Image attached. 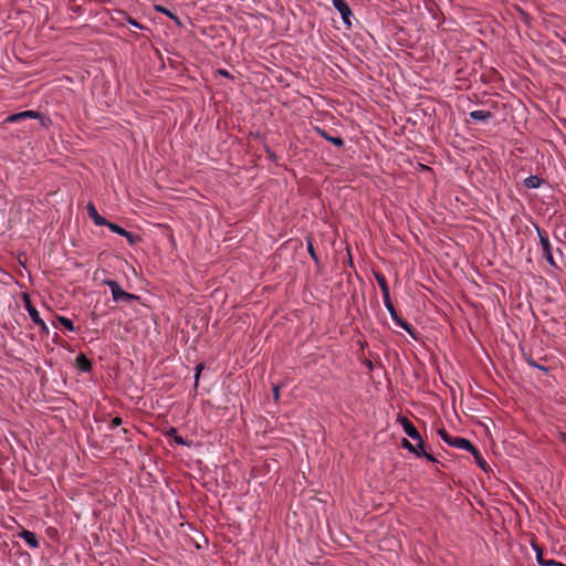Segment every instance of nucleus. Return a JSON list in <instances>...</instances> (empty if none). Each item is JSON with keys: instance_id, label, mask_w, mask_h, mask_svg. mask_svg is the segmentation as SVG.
Masks as SVG:
<instances>
[{"instance_id": "f257e3e1", "label": "nucleus", "mask_w": 566, "mask_h": 566, "mask_svg": "<svg viewBox=\"0 0 566 566\" xmlns=\"http://www.w3.org/2000/svg\"><path fill=\"white\" fill-rule=\"evenodd\" d=\"M104 284L107 285L112 293V298L116 303H125L129 304L134 301H139L140 297L138 295L128 293L122 289L118 282L114 280H105Z\"/></svg>"}, {"instance_id": "f03ea898", "label": "nucleus", "mask_w": 566, "mask_h": 566, "mask_svg": "<svg viewBox=\"0 0 566 566\" xmlns=\"http://www.w3.org/2000/svg\"><path fill=\"white\" fill-rule=\"evenodd\" d=\"M23 119H38L40 125L44 128H48L51 125V118L49 116L42 115L35 111H23L20 113L11 114L6 118L7 123H17Z\"/></svg>"}, {"instance_id": "7ed1b4c3", "label": "nucleus", "mask_w": 566, "mask_h": 566, "mask_svg": "<svg viewBox=\"0 0 566 566\" xmlns=\"http://www.w3.org/2000/svg\"><path fill=\"white\" fill-rule=\"evenodd\" d=\"M536 228V232L538 234V238H539V243H541V247H542V250H543V255L545 258V260L553 266H555V261H554V258H553V253H552V245H551V242L548 240V235L539 228V227H535Z\"/></svg>"}, {"instance_id": "20e7f679", "label": "nucleus", "mask_w": 566, "mask_h": 566, "mask_svg": "<svg viewBox=\"0 0 566 566\" xmlns=\"http://www.w3.org/2000/svg\"><path fill=\"white\" fill-rule=\"evenodd\" d=\"M333 7L338 11L342 17L344 24L347 27L352 25L350 18L353 12L345 0H332Z\"/></svg>"}, {"instance_id": "39448f33", "label": "nucleus", "mask_w": 566, "mask_h": 566, "mask_svg": "<svg viewBox=\"0 0 566 566\" xmlns=\"http://www.w3.org/2000/svg\"><path fill=\"white\" fill-rule=\"evenodd\" d=\"M25 310L29 313L30 318L32 322L38 325L43 332L49 333V327L44 323V321L40 317L39 312L36 308L31 304V302L25 298Z\"/></svg>"}, {"instance_id": "423d86ee", "label": "nucleus", "mask_w": 566, "mask_h": 566, "mask_svg": "<svg viewBox=\"0 0 566 566\" xmlns=\"http://www.w3.org/2000/svg\"><path fill=\"white\" fill-rule=\"evenodd\" d=\"M450 446L455 447L458 449L467 450L471 452L475 458H479V451L476 448L465 438L454 437L452 441H450Z\"/></svg>"}, {"instance_id": "0eeeda50", "label": "nucleus", "mask_w": 566, "mask_h": 566, "mask_svg": "<svg viewBox=\"0 0 566 566\" xmlns=\"http://www.w3.org/2000/svg\"><path fill=\"white\" fill-rule=\"evenodd\" d=\"M401 424L403 432L413 440H420V434L412 422L407 417H400L398 419Z\"/></svg>"}, {"instance_id": "6e6552de", "label": "nucleus", "mask_w": 566, "mask_h": 566, "mask_svg": "<svg viewBox=\"0 0 566 566\" xmlns=\"http://www.w3.org/2000/svg\"><path fill=\"white\" fill-rule=\"evenodd\" d=\"M87 213L96 226H105L107 223V220L98 214L95 206L91 202L87 205Z\"/></svg>"}, {"instance_id": "1a4fd4ad", "label": "nucleus", "mask_w": 566, "mask_h": 566, "mask_svg": "<svg viewBox=\"0 0 566 566\" xmlns=\"http://www.w3.org/2000/svg\"><path fill=\"white\" fill-rule=\"evenodd\" d=\"M20 537L24 541V543L29 547H31V548L39 547V541L33 532L24 530L20 533Z\"/></svg>"}, {"instance_id": "9d476101", "label": "nucleus", "mask_w": 566, "mask_h": 566, "mask_svg": "<svg viewBox=\"0 0 566 566\" xmlns=\"http://www.w3.org/2000/svg\"><path fill=\"white\" fill-rule=\"evenodd\" d=\"M470 117L476 122H485L492 117V113L490 111L475 109L470 112Z\"/></svg>"}, {"instance_id": "9b49d317", "label": "nucleus", "mask_w": 566, "mask_h": 566, "mask_svg": "<svg viewBox=\"0 0 566 566\" xmlns=\"http://www.w3.org/2000/svg\"><path fill=\"white\" fill-rule=\"evenodd\" d=\"M316 132L326 140L331 142L333 145L337 146V147H342L344 146V140L342 137L339 136H331L328 135L327 132H325L324 129H321V128H316Z\"/></svg>"}, {"instance_id": "f8f14e48", "label": "nucleus", "mask_w": 566, "mask_h": 566, "mask_svg": "<svg viewBox=\"0 0 566 566\" xmlns=\"http://www.w3.org/2000/svg\"><path fill=\"white\" fill-rule=\"evenodd\" d=\"M543 180L538 176H528L524 179V186L530 189H537L542 186Z\"/></svg>"}, {"instance_id": "ddd939ff", "label": "nucleus", "mask_w": 566, "mask_h": 566, "mask_svg": "<svg viewBox=\"0 0 566 566\" xmlns=\"http://www.w3.org/2000/svg\"><path fill=\"white\" fill-rule=\"evenodd\" d=\"M375 279L381 290L382 296L389 295V286L388 283L382 274L375 273Z\"/></svg>"}, {"instance_id": "4468645a", "label": "nucleus", "mask_w": 566, "mask_h": 566, "mask_svg": "<svg viewBox=\"0 0 566 566\" xmlns=\"http://www.w3.org/2000/svg\"><path fill=\"white\" fill-rule=\"evenodd\" d=\"M76 365L83 371H88L92 367L91 361L82 354L76 357Z\"/></svg>"}, {"instance_id": "2eb2a0df", "label": "nucleus", "mask_w": 566, "mask_h": 566, "mask_svg": "<svg viewBox=\"0 0 566 566\" xmlns=\"http://www.w3.org/2000/svg\"><path fill=\"white\" fill-rule=\"evenodd\" d=\"M112 232L114 233H117L122 237L124 235H128V231L125 230L124 228L119 227L118 224L116 223H113V222H109L107 221V223L105 224Z\"/></svg>"}, {"instance_id": "dca6fc26", "label": "nucleus", "mask_w": 566, "mask_h": 566, "mask_svg": "<svg viewBox=\"0 0 566 566\" xmlns=\"http://www.w3.org/2000/svg\"><path fill=\"white\" fill-rule=\"evenodd\" d=\"M537 563L541 565V566H566L557 560H554V559H544L542 554H537Z\"/></svg>"}, {"instance_id": "f3484780", "label": "nucleus", "mask_w": 566, "mask_h": 566, "mask_svg": "<svg viewBox=\"0 0 566 566\" xmlns=\"http://www.w3.org/2000/svg\"><path fill=\"white\" fill-rule=\"evenodd\" d=\"M57 321L63 325V327H65L69 332H74L75 331V326L73 324V322L65 317V316H57Z\"/></svg>"}, {"instance_id": "a211bd4d", "label": "nucleus", "mask_w": 566, "mask_h": 566, "mask_svg": "<svg viewBox=\"0 0 566 566\" xmlns=\"http://www.w3.org/2000/svg\"><path fill=\"white\" fill-rule=\"evenodd\" d=\"M399 327H401L402 329H405L409 335H411L412 337H415V334H413V328L411 327V325L409 323H407L405 319H397V323H396Z\"/></svg>"}, {"instance_id": "6ab92c4d", "label": "nucleus", "mask_w": 566, "mask_h": 566, "mask_svg": "<svg viewBox=\"0 0 566 566\" xmlns=\"http://www.w3.org/2000/svg\"><path fill=\"white\" fill-rule=\"evenodd\" d=\"M401 444L405 449L409 450L410 452L417 454L418 457H421V453L417 450L415 444H412L409 440L402 439Z\"/></svg>"}, {"instance_id": "aec40b11", "label": "nucleus", "mask_w": 566, "mask_h": 566, "mask_svg": "<svg viewBox=\"0 0 566 566\" xmlns=\"http://www.w3.org/2000/svg\"><path fill=\"white\" fill-rule=\"evenodd\" d=\"M382 300H384V305H385L386 310L388 311L389 315L395 314L396 310L390 300V294L387 296H382Z\"/></svg>"}, {"instance_id": "412c9836", "label": "nucleus", "mask_w": 566, "mask_h": 566, "mask_svg": "<svg viewBox=\"0 0 566 566\" xmlns=\"http://www.w3.org/2000/svg\"><path fill=\"white\" fill-rule=\"evenodd\" d=\"M417 441H418V444L415 446V447L421 453V455H424L430 461H434V459H433V457L431 454L424 452L422 439L420 438V440H417Z\"/></svg>"}, {"instance_id": "4be33fe9", "label": "nucleus", "mask_w": 566, "mask_h": 566, "mask_svg": "<svg viewBox=\"0 0 566 566\" xmlns=\"http://www.w3.org/2000/svg\"><path fill=\"white\" fill-rule=\"evenodd\" d=\"M439 436L441 437V439L447 442L449 446H450V441H452V439L454 437H451L444 429H440L439 430Z\"/></svg>"}, {"instance_id": "5701e85b", "label": "nucleus", "mask_w": 566, "mask_h": 566, "mask_svg": "<svg viewBox=\"0 0 566 566\" xmlns=\"http://www.w3.org/2000/svg\"><path fill=\"white\" fill-rule=\"evenodd\" d=\"M125 20H126V21H127L132 27H134V28H137V29H140V30L145 29V27H144L143 24H140L138 21H136L135 19H133V18H130V17H128V15H126V17H125Z\"/></svg>"}, {"instance_id": "b1692460", "label": "nucleus", "mask_w": 566, "mask_h": 566, "mask_svg": "<svg viewBox=\"0 0 566 566\" xmlns=\"http://www.w3.org/2000/svg\"><path fill=\"white\" fill-rule=\"evenodd\" d=\"M122 424V419L119 417H116L112 420L109 428L115 429Z\"/></svg>"}, {"instance_id": "393cba45", "label": "nucleus", "mask_w": 566, "mask_h": 566, "mask_svg": "<svg viewBox=\"0 0 566 566\" xmlns=\"http://www.w3.org/2000/svg\"><path fill=\"white\" fill-rule=\"evenodd\" d=\"M307 251L314 260L317 259L312 242L307 243Z\"/></svg>"}, {"instance_id": "a878e982", "label": "nucleus", "mask_w": 566, "mask_h": 566, "mask_svg": "<svg viewBox=\"0 0 566 566\" xmlns=\"http://www.w3.org/2000/svg\"><path fill=\"white\" fill-rule=\"evenodd\" d=\"M202 368H203L202 364H199V365L196 366V374H195L196 381H198Z\"/></svg>"}, {"instance_id": "bb28decb", "label": "nucleus", "mask_w": 566, "mask_h": 566, "mask_svg": "<svg viewBox=\"0 0 566 566\" xmlns=\"http://www.w3.org/2000/svg\"><path fill=\"white\" fill-rule=\"evenodd\" d=\"M127 241L130 243V244H134L135 243V237L133 233L128 232V235H124Z\"/></svg>"}, {"instance_id": "cd10ccee", "label": "nucleus", "mask_w": 566, "mask_h": 566, "mask_svg": "<svg viewBox=\"0 0 566 566\" xmlns=\"http://www.w3.org/2000/svg\"><path fill=\"white\" fill-rule=\"evenodd\" d=\"M127 241L130 243V244H134L135 243V237L133 233L128 232V235H124Z\"/></svg>"}, {"instance_id": "c85d7f7f", "label": "nucleus", "mask_w": 566, "mask_h": 566, "mask_svg": "<svg viewBox=\"0 0 566 566\" xmlns=\"http://www.w3.org/2000/svg\"><path fill=\"white\" fill-rule=\"evenodd\" d=\"M175 441H176V443H178L180 446H186L187 444L182 437H176Z\"/></svg>"}, {"instance_id": "c756f323", "label": "nucleus", "mask_w": 566, "mask_h": 566, "mask_svg": "<svg viewBox=\"0 0 566 566\" xmlns=\"http://www.w3.org/2000/svg\"><path fill=\"white\" fill-rule=\"evenodd\" d=\"M157 10H158L159 12H163V13H165V14L169 15V17H171V15H172V14L170 13V11H169V10H167V9H165V8H163V7H157Z\"/></svg>"}, {"instance_id": "7c9ffc66", "label": "nucleus", "mask_w": 566, "mask_h": 566, "mask_svg": "<svg viewBox=\"0 0 566 566\" xmlns=\"http://www.w3.org/2000/svg\"><path fill=\"white\" fill-rule=\"evenodd\" d=\"M390 317L392 318V321H394L395 323H397V319H401V317L398 315V313H397V312H395V314H390Z\"/></svg>"}, {"instance_id": "2f4dec72", "label": "nucleus", "mask_w": 566, "mask_h": 566, "mask_svg": "<svg viewBox=\"0 0 566 566\" xmlns=\"http://www.w3.org/2000/svg\"><path fill=\"white\" fill-rule=\"evenodd\" d=\"M559 439L562 442L566 443V432H559Z\"/></svg>"}, {"instance_id": "473e14b6", "label": "nucleus", "mask_w": 566, "mask_h": 566, "mask_svg": "<svg viewBox=\"0 0 566 566\" xmlns=\"http://www.w3.org/2000/svg\"><path fill=\"white\" fill-rule=\"evenodd\" d=\"M479 464L485 470L484 461L482 460L481 455L479 454V458H475Z\"/></svg>"}, {"instance_id": "72a5a7b5", "label": "nucleus", "mask_w": 566, "mask_h": 566, "mask_svg": "<svg viewBox=\"0 0 566 566\" xmlns=\"http://www.w3.org/2000/svg\"><path fill=\"white\" fill-rule=\"evenodd\" d=\"M273 391H274V398L279 399V387H274Z\"/></svg>"}, {"instance_id": "f704fd0d", "label": "nucleus", "mask_w": 566, "mask_h": 566, "mask_svg": "<svg viewBox=\"0 0 566 566\" xmlns=\"http://www.w3.org/2000/svg\"><path fill=\"white\" fill-rule=\"evenodd\" d=\"M530 364L533 366V367H536V368H539V369H544V367L533 363V361H530Z\"/></svg>"}, {"instance_id": "c9c22d12", "label": "nucleus", "mask_w": 566, "mask_h": 566, "mask_svg": "<svg viewBox=\"0 0 566 566\" xmlns=\"http://www.w3.org/2000/svg\"><path fill=\"white\" fill-rule=\"evenodd\" d=\"M220 73L223 75V76H228L229 73L227 71H220Z\"/></svg>"}, {"instance_id": "e433bc0d", "label": "nucleus", "mask_w": 566, "mask_h": 566, "mask_svg": "<svg viewBox=\"0 0 566 566\" xmlns=\"http://www.w3.org/2000/svg\"><path fill=\"white\" fill-rule=\"evenodd\" d=\"M564 238L566 239V231L564 232Z\"/></svg>"}]
</instances>
